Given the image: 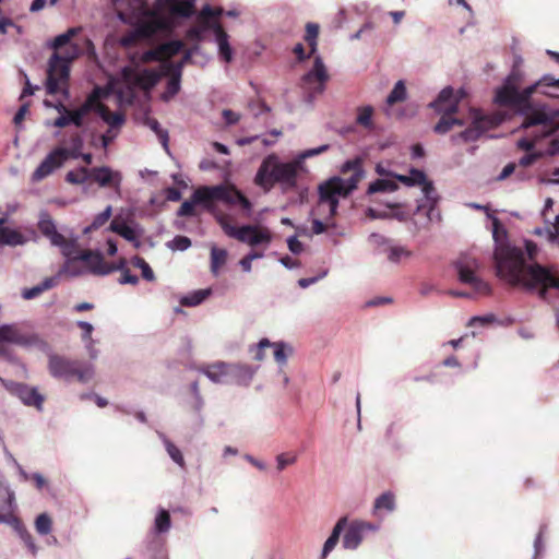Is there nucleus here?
I'll return each instance as SVG.
<instances>
[{
  "label": "nucleus",
  "instance_id": "14",
  "mask_svg": "<svg viewBox=\"0 0 559 559\" xmlns=\"http://www.w3.org/2000/svg\"><path fill=\"white\" fill-rule=\"evenodd\" d=\"M455 267L460 282L471 285L480 295H489L491 293L489 284L475 274L479 264L474 257L468 254L461 255L455 262Z\"/></svg>",
  "mask_w": 559,
  "mask_h": 559
},
{
  "label": "nucleus",
  "instance_id": "5",
  "mask_svg": "<svg viewBox=\"0 0 559 559\" xmlns=\"http://www.w3.org/2000/svg\"><path fill=\"white\" fill-rule=\"evenodd\" d=\"M341 173L342 175L350 174V176L348 178L332 177L319 186V203L317 209L321 211L324 206H328L331 217L336 214L338 197H348L357 189L358 183L364 179L365 170L362 168V159L356 157L346 160L341 167Z\"/></svg>",
  "mask_w": 559,
  "mask_h": 559
},
{
  "label": "nucleus",
  "instance_id": "34",
  "mask_svg": "<svg viewBox=\"0 0 559 559\" xmlns=\"http://www.w3.org/2000/svg\"><path fill=\"white\" fill-rule=\"evenodd\" d=\"M374 109L372 106H360L357 108L356 123L367 131H373L376 124L373 122Z\"/></svg>",
  "mask_w": 559,
  "mask_h": 559
},
{
  "label": "nucleus",
  "instance_id": "35",
  "mask_svg": "<svg viewBox=\"0 0 559 559\" xmlns=\"http://www.w3.org/2000/svg\"><path fill=\"white\" fill-rule=\"evenodd\" d=\"M58 284V275L52 277H46L40 284L26 288L23 290L22 296L24 299H33L39 296L41 293L55 287Z\"/></svg>",
  "mask_w": 559,
  "mask_h": 559
},
{
  "label": "nucleus",
  "instance_id": "56",
  "mask_svg": "<svg viewBox=\"0 0 559 559\" xmlns=\"http://www.w3.org/2000/svg\"><path fill=\"white\" fill-rule=\"evenodd\" d=\"M411 255V252L406 250L404 247H391L389 249L388 259L391 262H399L402 258H407Z\"/></svg>",
  "mask_w": 559,
  "mask_h": 559
},
{
  "label": "nucleus",
  "instance_id": "13",
  "mask_svg": "<svg viewBox=\"0 0 559 559\" xmlns=\"http://www.w3.org/2000/svg\"><path fill=\"white\" fill-rule=\"evenodd\" d=\"M522 74L513 70L503 84L496 90L495 103L500 107H508L521 114L520 84Z\"/></svg>",
  "mask_w": 559,
  "mask_h": 559
},
{
  "label": "nucleus",
  "instance_id": "6",
  "mask_svg": "<svg viewBox=\"0 0 559 559\" xmlns=\"http://www.w3.org/2000/svg\"><path fill=\"white\" fill-rule=\"evenodd\" d=\"M302 165L298 160L282 163L275 154L266 156L254 177V183L265 192L275 185H280L284 192L292 191L297 187L299 171Z\"/></svg>",
  "mask_w": 559,
  "mask_h": 559
},
{
  "label": "nucleus",
  "instance_id": "44",
  "mask_svg": "<svg viewBox=\"0 0 559 559\" xmlns=\"http://www.w3.org/2000/svg\"><path fill=\"white\" fill-rule=\"evenodd\" d=\"M83 147V139L79 132H74L70 136V147L66 148L68 158H79Z\"/></svg>",
  "mask_w": 559,
  "mask_h": 559
},
{
  "label": "nucleus",
  "instance_id": "28",
  "mask_svg": "<svg viewBox=\"0 0 559 559\" xmlns=\"http://www.w3.org/2000/svg\"><path fill=\"white\" fill-rule=\"evenodd\" d=\"M19 396L25 405L43 408L44 396L37 389L23 384L19 388Z\"/></svg>",
  "mask_w": 559,
  "mask_h": 559
},
{
  "label": "nucleus",
  "instance_id": "37",
  "mask_svg": "<svg viewBox=\"0 0 559 559\" xmlns=\"http://www.w3.org/2000/svg\"><path fill=\"white\" fill-rule=\"evenodd\" d=\"M399 185L391 179H377L371 182L367 189V194L371 195L378 192H393L397 190Z\"/></svg>",
  "mask_w": 559,
  "mask_h": 559
},
{
  "label": "nucleus",
  "instance_id": "54",
  "mask_svg": "<svg viewBox=\"0 0 559 559\" xmlns=\"http://www.w3.org/2000/svg\"><path fill=\"white\" fill-rule=\"evenodd\" d=\"M166 450L169 456L176 462L179 466L185 467V459L181 451L169 440L165 441Z\"/></svg>",
  "mask_w": 559,
  "mask_h": 559
},
{
  "label": "nucleus",
  "instance_id": "30",
  "mask_svg": "<svg viewBox=\"0 0 559 559\" xmlns=\"http://www.w3.org/2000/svg\"><path fill=\"white\" fill-rule=\"evenodd\" d=\"M347 524V518L343 516L341 518L335 526L333 527V531L329 538L325 540L323 549H322V558H325L336 546L338 543L340 536Z\"/></svg>",
  "mask_w": 559,
  "mask_h": 559
},
{
  "label": "nucleus",
  "instance_id": "9",
  "mask_svg": "<svg viewBox=\"0 0 559 559\" xmlns=\"http://www.w3.org/2000/svg\"><path fill=\"white\" fill-rule=\"evenodd\" d=\"M14 493L9 486L0 483V523L10 525L21 538L35 550L31 534L26 531L22 520L15 514Z\"/></svg>",
  "mask_w": 559,
  "mask_h": 559
},
{
  "label": "nucleus",
  "instance_id": "18",
  "mask_svg": "<svg viewBox=\"0 0 559 559\" xmlns=\"http://www.w3.org/2000/svg\"><path fill=\"white\" fill-rule=\"evenodd\" d=\"M162 75L163 74L160 72L153 69H144L142 71H138L136 69L126 67L122 70V76L127 83L140 87L144 91L152 90L158 83Z\"/></svg>",
  "mask_w": 559,
  "mask_h": 559
},
{
  "label": "nucleus",
  "instance_id": "52",
  "mask_svg": "<svg viewBox=\"0 0 559 559\" xmlns=\"http://www.w3.org/2000/svg\"><path fill=\"white\" fill-rule=\"evenodd\" d=\"M126 260L121 259L118 264H116L117 270H120L121 277L119 278L120 284H131L136 285L139 283V277L136 275L131 274L130 270L124 267Z\"/></svg>",
  "mask_w": 559,
  "mask_h": 559
},
{
  "label": "nucleus",
  "instance_id": "59",
  "mask_svg": "<svg viewBox=\"0 0 559 559\" xmlns=\"http://www.w3.org/2000/svg\"><path fill=\"white\" fill-rule=\"evenodd\" d=\"M543 157L542 152L528 153L522 156L519 160L521 167H528Z\"/></svg>",
  "mask_w": 559,
  "mask_h": 559
},
{
  "label": "nucleus",
  "instance_id": "20",
  "mask_svg": "<svg viewBox=\"0 0 559 559\" xmlns=\"http://www.w3.org/2000/svg\"><path fill=\"white\" fill-rule=\"evenodd\" d=\"M76 258L80 259L79 263H83L86 270L97 275H106L118 269L116 264L107 263L98 251L82 250Z\"/></svg>",
  "mask_w": 559,
  "mask_h": 559
},
{
  "label": "nucleus",
  "instance_id": "49",
  "mask_svg": "<svg viewBox=\"0 0 559 559\" xmlns=\"http://www.w3.org/2000/svg\"><path fill=\"white\" fill-rule=\"evenodd\" d=\"M90 178V169L81 167L76 171H69L66 176V180L72 185H82Z\"/></svg>",
  "mask_w": 559,
  "mask_h": 559
},
{
  "label": "nucleus",
  "instance_id": "47",
  "mask_svg": "<svg viewBox=\"0 0 559 559\" xmlns=\"http://www.w3.org/2000/svg\"><path fill=\"white\" fill-rule=\"evenodd\" d=\"M35 528L40 535H48L52 528V520L47 513H40L35 521Z\"/></svg>",
  "mask_w": 559,
  "mask_h": 559
},
{
  "label": "nucleus",
  "instance_id": "48",
  "mask_svg": "<svg viewBox=\"0 0 559 559\" xmlns=\"http://www.w3.org/2000/svg\"><path fill=\"white\" fill-rule=\"evenodd\" d=\"M111 216V206L108 205L102 213L97 214L90 226H87L84 233H91L105 225Z\"/></svg>",
  "mask_w": 559,
  "mask_h": 559
},
{
  "label": "nucleus",
  "instance_id": "31",
  "mask_svg": "<svg viewBox=\"0 0 559 559\" xmlns=\"http://www.w3.org/2000/svg\"><path fill=\"white\" fill-rule=\"evenodd\" d=\"M4 223L5 218L0 217V243L9 246L23 245L25 242L23 235L17 230L4 227Z\"/></svg>",
  "mask_w": 559,
  "mask_h": 559
},
{
  "label": "nucleus",
  "instance_id": "64",
  "mask_svg": "<svg viewBox=\"0 0 559 559\" xmlns=\"http://www.w3.org/2000/svg\"><path fill=\"white\" fill-rule=\"evenodd\" d=\"M174 245H175L176 249L182 251V250L188 249L191 246V240H190V238H188L186 236H176L174 238Z\"/></svg>",
  "mask_w": 559,
  "mask_h": 559
},
{
  "label": "nucleus",
  "instance_id": "11",
  "mask_svg": "<svg viewBox=\"0 0 559 559\" xmlns=\"http://www.w3.org/2000/svg\"><path fill=\"white\" fill-rule=\"evenodd\" d=\"M217 222L224 233L240 242L248 243L251 247L260 243H270L272 240L271 233L267 228H261L253 225H245L241 227L233 226L226 215H218Z\"/></svg>",
  "mask_w": 559,
  "mask_h": 559
},
{
  "label": "nucleus",
  "instance_id": "55",
  "mask_svg": "<svg viewBox=\"0 0 559 559\" xmlns=\"http://www.w3.org/2000/svg\"><path fill=\"white\" fill-rule=\"evenodd\" d=\"M271 347L274 348L273 355L276 362H278L280 365H284L287 360V355L285 353L286 345L282 342H275L271 343Z\"/></svg>",
  "mask_w": 559,
  "mask_h": 559
},
{
  "label": "nucleus",
  "instance_id": "22",
  "mask_svg": "<svg viewBox=\"0 0 559 559\" xmlns=\"http://www.w3.org/2000/svg\"><path fill=\"white\" fill-rule=\"evenodd\" d=\"M164 69L165 71L163 74L168 75L169 80L167 81L166 88L162 94V99L168 102L180 91L182 62L164 64Z\"/></svg>",
  "mask_w": 559,
  "mask_h": 559
},
{
  "label": "nucleus",
  "instance_id": "62",
  "mask_svg": "<svg viewBox=\"0 0 559 559\" xmlns=\"http://www.w3.org/2000/svg\"><path fill=\"white\" fill-rule=\"evenodd\" d=\"M84 103L88 104L92 110L96 111L97 114L99 111V106H104V104L99 102L98 90H95L92 94H90Z\"/></svg>",
  "mask_w": 559,
  "mask_h": 559
},
{
  "label": "nucleus",
  "instance_id": "41",
  "mask_svg": "<svg viewBox=\"0 0 559 559\" xmlns=\"http://www.w3.org/2000/svg\"><path fill=\"white\" fill-rule=\"evenodd\" d=\"M395 509V497L392 492L388 491L382 495H380L373 504V512L377 513L378 511L385 510V511H393Z\"/></svg>",
  "mask_w": 559,
  "mask_h": 559
},
{
  "label": "nucleus",
  "instance_id": "36",
  "mask_svg": "<svg viewBox=\"0 0 559 559\" xmlns=\"http://www.w3.org/2000/svg\"><path fill=\"white\" fill-rule=\"evenodd\" d=\"M0 342L24 344L25 337L20 333L15 325L3 324L0 326Z\"/></svg>",
  "mask_w": 559,
  "mask_h": 559
},
{
  "label": "nucleus",
  "instance_id": "23",
  "mask_svg": "<svg viewBox=\"0 0 559 559\" xmlns=\"http://www.w3.org/2000/svg\"><path fill=\"white\" fill-rule=\"evenodd\" d=\"M195 369L214 383H230V364L228 362L216 361L201 365Z\"/></svg>",
  "mask_w": 559,
  "mask_h": 559
},
{
  "label": "nucleus",
  "instance_id": "26",
  "mask_svg": "<svg viewBox=\"0 0 559 559\" xmlns=\"http://www.w3.org/2000/svg\"><path fill=\"white\" fill-rule=\"evenodd\" d=\"M37 227L51 245L62 239V234L57 230L56 224L48 212H40Z\"/></svg>",
  "mask_w": 559,
  "mask_h": 559
},
{
  "label": "nucleus",
  "instance_id": "2",
  "mask_svg": "<svg viewBox=\"0 0 559 559\" xmlns=\"http://www.w3.org/2000/svg\"><path fill=\"white\" fill-rule=\"evenodd\" d=\"M119 20L134 27L121 38L124 47L133 46L139 39H147L157 32H169L170 21L148 8L144 0H112Z\"/></svg>",
  "mask_w": 559,
  "mask_h": 559
},
{
  "label": "nucleus",
  "instance_id": "40",
  "mask_svg": "<svg viewBox=\"0 0 559 559\" xmlns=\"http://www.w3.org/2000/svg\"><path fill=\"white\" fill-rule=\"evenodd\" d=\"M110 230L118 234L119 236L123 237L128 241H134L136 239L135 231L132 227H130L124 222H119L117 219H114L110 223Z\"/></svg>",
  "mask_w": 559,
  "mask_h": 559
},
{
  "label": "nucleus",
  "instance_id": "15",
  "mask_svg": "<svg viewBox=\"0 0 559 559\" xmlns=\"http://www.w3.org/2000/svg\"><path fill=\"white\" fill-rule=\"evenodd\" d=\"M330 76L321 56H316L313 67L301 78L300 86L309 97L322 94Z\"/></svg>",
  "mask_w": 559,
  "mask_h": 559
},
{
  "label": "nucleus",
  "instance_id": "45",
  "mask_svg": "<svg viewBox=\"0 0 559 559\" xmlns=\"http://www.w3.org/2000/svg\"><path fill=\"white\" fill-rule=\"evenodd\" d=\"M131 264L134 267H138L142 272V277L145 281L153 282L155 281V274L148 263L140 255H135L131 259Z\"/></svg>",
  "mask_w": 559,
  "mask_h": 559
},
{
  "label": "nucleus",
  "instance_id": "46",
  "mask_svg": "<svg viewBox=\"0 0 559 559\" xmlns=\"http://www.w3.org/2000/svg\"><path fill=\"white\" fill-rule=\"evenodd\" d=\"M145 123L151 130H153L156 133L162 145L164 146L165 150H167L168 148V132L160 128L159 122L155 118H150V117L146 118Z\"/></svg>",
  "mask_w": 559,
  "mask_h": 559
},
{
  "label": "nucleus",
  "instance_id": "3",
  "mask_svg": "<svg viewBox=\"0 0 559 559\" xmlns=\"http://www.w3.org/2000/svg\"><path fill=\"white\" fill-rule=\"evenodd\" d=\"M216 201L230 207L238 206L246 216L251 215V201L231 183L199 187L194 190L190 200L182 202L177 215L179 217L194 216L197 204L202 205L207 212L214 213Z\"/></svg>",
  "mask_w": 559,
  "mask_h": 559
},
{
  "label": "nucleus",
  "instance_id": "50",
  "mask_svg": "<svg viewBox=\"0 0 559 559\" xmlns=\"http://www.w3.org/2000/svg\"><path fill=\"white\" fill-rule=\"evenodd\" d=\"M55 108L59 111V112H63V114H67L69 115L70 117V122L73 123L75 127L80 128L83 126V119L85 116H83L79 110L74 109V110H70L66 107V105H63L62 103H58Z\"/></svg>",
  "mask_w": 559,
  "mask_h": 559
},
{
  "label": "nucleus",
  "instance_id": "60",
  "mask_svg": "<svg viewBox=\"0 0 559 559\" xmlns=\"http://www.w3.org/2000/svg\"><path fill=\"white\" fill-rule=\"evenodd\" d=\"M276 461H277V469L283 471L286 466L292 465L296 462V456L289 455L286 453H282L276 456Z\"/></svg>",
  "mask_w": 559,
  "mask_h": 559
},
{
  "label": "nucleus",
  "instance_id": "27",
  "mask_svg": "<svg viewBox=\"0 0 559 559\" xmlns=\"http://www.w3.org/2000/svg\"><path fill=\"white\" fill-rule=\"evenodd\" d=\"M254 372V369L248 365L230 364V383L247 386L250 384Z\"/></svg>",
  "mask_w": 559,
  "mask_h": 559
},
{
  "label": "nucleus",
  "instance_id": "63",
  "mask_svg": "<svg viewBox=\"0 0 559 559\" xmlns=\"http://www.w3.org/2000/svg\"><path fill=\"white\" fill-rule=\"evenodd\" d=\"M266 347H271V342L267 338H262L257 345L253 358L259 361L262 360L264 358V349Z\"/></svg>",
  "mask_w": 559,
  "mask_h": 559
},
{
  "label": "nucleus",
  "instance_id": "29",
  "mask_svg": "<svg viewBox=\"0 0 559 559\" xmlns=\"http://www.w3.org/2000/svg\"><path fill=\"white\" fill-rule=\"evenodd\" d=\"M221 14V11L213 10L210 5H205L197 19V25L204 32L212 29L215 33V26L221 25L218 22L213 21L214 17Z\"/></svg>",
  "mask_w": 559,
  "mask_h": 559
},
{
  "label": "nucleus",
  "instance_id": "33",
  "mask_svg": "<svg viewBox=\"0 0 559 559\" xmlns=\"http://www.w3.org/2000/svg\"><path fill=\"white\" fill-rule=\"evenodd\" d=\"M215 38L218 45L219 56L226 62L231 61V48L228 43V34L225 32L222 25L215 26Z\"/></svg>",
  "mask_w": 559,
  "mask_h": 559
},
{
  "label": "nucleus",
  "instance_id": "38",
  "mask_svg": "<svg viewBox=\"0 0 559 559\" xmlns=\"http://www.w3.org/2000/svg\"><path fill=\"white\" fill-rule=\"evenodd\" d=\"M98 115L111 128H119L124 122V116L122 114L111 112L106 105L99 106Z\"/></svg>",
  "mask_w": 559,
  "mask_h": 559
},
{
  "label": "nucleus",
  "instance_id": "53",
  "mask_svg": "<svg viewBox=\"0 0 559 559\" xmlns=\"http://www.w3.org/2000/svg\"><path fill=\"white\" fill-rule=\"evenodd\" d=\"M170 515L168 511L162 510L155 519V527L158 533H165L170 528Z\"/></svg>",
  "mask_w": 559,
  "mask_h": 559
},
{
  "label": "nucleus",
  "instance_id": "4",
  "mask_svg": "<svg viewBox=\"0 0 559 559\" xmlns=\"http://www.w3.org/2000/svg\"><path fill=\"white\" fill-rule=\"evenodd\" d=\"M79 28H69L66 33L55 37L52 53L47 70L46 90L50 95L62 93L69 95L70 63L80 56V47L71 44Z\"/></svg>",
  "mask_w": 559,
  "mask_h": 559
},
{
  "label": "nucleus",
  "instance_id": "42",
  "mask_svg": "<svg viewBox=\"0 0 559 559\" xmlns=\"http://www.w3.org/2000/svg\"><path fill=\"white\" fill-rule=\"evenodd\" d=\"M226 261L227 251L225 249L213 247L211 250V271L214 275L218 274L219 269L226 263Z\"/></svg>",
  "mask_w": 559,
  "mask_h": 559
},
{
  "label": "nucleus",
  "instance_id": "10",
  "mask_svg": "<svg viewBox=\"0 0 559 559\" xmlns=\"http://www.w3.org/2000/svg\"><path fill=\"white\" fill-rule=\"evenodd\" d=\"M472 122L462 132L451 136L455 144L477 141L486 131L498 127L502 122L500 115H484L478 109H471Z\"/></svg>",
  "mask_w": 559,
  "mask_h": 559
},
{
  "label": "nucleus",
  "instance_id": "25",
  "mask_svg": "<svg viewBox=\"0 0 559 559\" xmlns=\"http://www.w3.org/2000/svg\"><path fill=\"white\" fill-rule=\"evenodd\" d=\"M169 14L174 17H190L194 14V0H163Z\"/></svg>",
  "mask_w": 559,
  "mask_h": 559
},
{
  "label": "nucleus",
  "instance_id": "12",
  "mask_svg": "<svg viewBox=\"0 0 559 559\" xmlns=\"http://www.w3.org/2000/svg\"><path fill=\"white\" fill-rule=\"evenodd\" d=\"M395 178L400 182L409 187L423 186L425 203L418 204L416 213H421L426 207H428L427 215H430V212L435 209L438 202V198L432 182L427 180L425 173L413 168L411 169L409 175H396Z\"/></svg>",
  "mask_w": 559,
  "mask_h": 559
},
{
  "label": "nucleus",
  "instance_id": "24",
  "mask_svg": "<svg viewBox=\"0 0 559 559\" xmlns=\"http://www.w3.org/2000/svg\"><path fill=\"white\" fill-rule=\"evenodd\" d=\"M90 178L100 187H117L120 183L119 173H114L109 167H94L90 169Z\"/></svg>",
  "mask_w": 559,
  "mask_h": 559
},
{
  "label": "nucleus",
  "instance_id": "8",
  "mask_svg": "<svg viewBox=\"0 0 559 559\" xmlns=\"http://www.w3.org/2000/svg\"><path fill=\"white\" fill-rule=\"evenodd\" d=\"M48 371L51 377L66 382L87 383L94 377V367L91 364L58 354L49 355Z\"/></svg>",
  "mask_w": 559,
  "mask_h": 559
},
{
  "label": "nucleus",
  "instance_id": "51",
  "mask_svg": "<svg viewBox=\"0 0 559 559\" xmlns=\"http://www.w3.org/2000/svg\"><path fill=\"white\" fill-rule=\"evenodd\" d=\"M210 295L209 289H201L194 292L190 296H186L181 299V305L187 307H194L200 305Z\"/></svg>",
  "mask_w": 559,
  "mask_h": 559
},
{
  "label": "nucleus",
  "instance_id": "61",
  "mask_svg": "<svg viewBox=\"0 0 559 559\" xmlns=\"http://www.w3.org/2000/svg\"><path fill=\"white\" fill-rule=\"evenodd\" d=\"M318 36H319V25L316 23H308L306 25L305 40L306 41H318Z\"/></svg>",
  "mask_w": 559,
  "mask_h": 559
},
{
  "label": "nucleus",
  "instance_id": "39",
  "mask_svg": "<svg viewBox=\"0 0 559 559\" xmlns=\"http://www.w3.org/2000/svg\"><path fill=\"white\" fill-rule=\"evenodd\" d=\"M407 96V91L404 81L400 80L394 85L393 90L386 97L385 104L391 107L397 103L404 102Z\"/></svg>",
  "mask_w": 559,
  "mask_h": 559
},
{
  "label": "nucleus",
  "instance_id": "43",
  "mask_svg": "<svg viewBox=\"0 0 559 559\" xmlns=\"http://www.w3.org/2000/svg\"><path fill=\"white\" fill-rule=\"evenodd\" d=\"M182 47L183 43L181 40H170L159 45L163 61L179 53Z\"/></svg>",
  "mask_w": 559,
  "mask_h": 559
},
{
  "label": "nucleus",
  "instance_id": "58",
  "mask_svg": "<svg viewBox=\"0 0 559 559\" xmlns=\"http://www.w3.org/2000/svg\"><path fill=\"white\" fill-rule=\"evenodd\" d=\"M204 31L198 26L197 24L192 27H190L187 33H186V38L189 40V41H194L197 44H199L200 41L203 40L204 38Z\"/></svg>",
  "mask_w": 559,
  "mask_h": 559
},
{
  "label": "nucleus",
  "instance_id": "17",
  "mask_svg": "<svg viewBox=\"0 0 559 559\" xmlns=\"http://www.w3.org/2000/svg\"><path fill=\"white\" fill-rule=\"evenodd\" d=\"M464 97L465 92L463 90L454 92L451 86H447L439 93L437 99L429 104V107L437 114L455 115L459 110V104Z\"/></svg>",
  "mask_w": 559,
  "mask_h": 559
},
{
  "label": "nucleus",
  "instance_id": "1",
  "mask_svg": "<svg viewBox=\"0 0 559 559\" xmlns=\"http://www.w3.org/2000/svg\"><path fill=\"white\" fill-rule=\"evenodd\" d=\"M525 250L531 263L521 248L499 245L495 250L497 274L513 286L537 289L539 298L545 300L549 288L559 290V277L549 267L535 262L538 248L534 241L526 240Z\"/></svg>",
  "mask_w": 559,
  "mask_h": 559
},
{
  "label": "nucleus",
  "instance_id": "7",
  "mask_svg": "<svg viewBox=\"0 0 559 559\" xmlns=\"http://www.w3.org/2000/svg\"><path fill=\"white\" fill-rule=\"evenodd\" d=\"M539 86H552L559 88V79L550 75L543 76L535 84L520 91L521 115H524L522 128L527 129L531 127L539 126L542 128V135L547 136L551 134L559 126V110L554 114H547L543 110L533 109L531 97Z\"/></svg>",
  "mask_w": 559,
  "mask_h": 559
},
{
  "label": "nucleus",
  "instance_id": "32",
  "mask_svg": "<svg viewBox=\"0 0 559 559\" xmlns=\"http://www.w3.org/2000/svg\"><path fill=\"white\" fill-rule=\"evenodd\" d=\"M439 121L433 127V131L438 134H445L450 132L455 126L463 127L465 121L461 118L453 117L450 114H440Z\"/></svg>",
  "mask_w": 559,
  "mask_h": 559
},
{
  "label": "nucleus",
  "instance_id": "57",
  "mask_svg": "<svg viewBox=\"0 0 559 559\" xmlns=\"http://www.w3.org/2000/svg\"><path fill=\"white\" fill-rule=\"evenodd\" d=\"M140 61L142 63H148V62H153V61H163L159 46L154 49L144 51L140 57Z\"/></svg>",
  "mask_w": 559,
  "mask_h": 559
},
{
  "label": "nucleus",
  "instance_id": "21",
  "mask_svg": "<svg viewBox=\"0 0 559 559\" xmlns=\"http://www.w3.org/2000/svg\"><path fill=\"white\" fill-rule=\"evenodd\" d=\"M377 526L364 522V521H353L343 537V546L346 549H356L360 543L362 542L364 535L366 532L376 531Z\"/></svg>",
  "mask_w": 559,
  "mask_h": 559
},
{
  "label": "nucleus",
  "instance_id": "16",
  "mask_svg": "<svg viewBox=\"0 0 559 559\" xmlns=\"http://www.w3.org/2000/svg\"><path fill=\"white\" fill-rule=\"evenodd\" d=\"M52 246L59 247L62 255L66 258V262L60 267L58 276L63 274L79 276L84 273V270L79 266L80 259L76 257L82 250H80L75 239H68L62 235V239L58 240Z\"/></svg>",
  "mask_w": 559,
  "mask_h": 559
},
{
  "label": "nucleus",
  "instance_id": "19",
  "mask_svg": "<svg viewBox=\"0 0 559 559\" xmlns=\"http://www.w3.org/2000/svg\"><path fill=\"white\" fill-rule=\"evenodd\" d=\"M69 158L66 155V147L53 148L39 164L32 175L33 181H40L60 168Z\"/></svg>",
  "mask_w": 559,
  "mask_h": 559
}]
</instances>
